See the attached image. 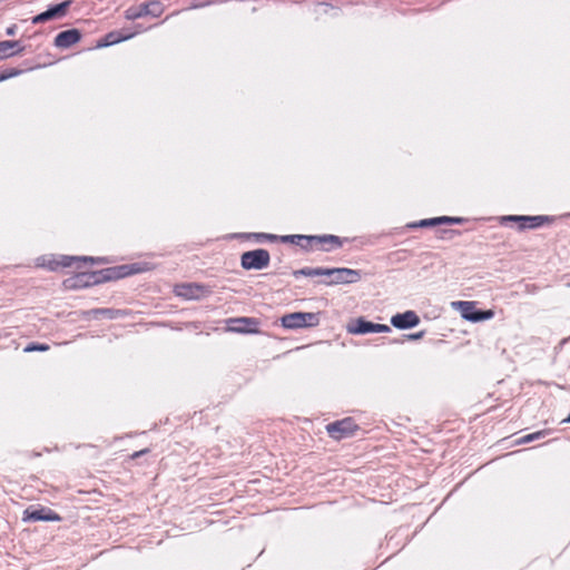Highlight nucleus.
Listing matches in <instances>:
<instances>
[{"instance_id":"nucleus-1","label":"nucleus","mask_w":570,"mask_h":570,"mask_svg":"<svg viewBox=\"0 0 570 570\" xmlns=\"http://www.w3.org/2000/svg\"><path fill=\"white\" fill-rule=\"evenodd\" d=\"M294 277L298 276H325L326 278L321 281L326 286L334 285H347L354 284L361 281L362 275L357 269L347 267H304L293 272Z\"/></svg>"},{"instance_id":"nucleus-2","label":"nucleus","mask_w":570,"mask_h":570,"mask_svg":"<svg viewBox=\"0 0 570 570\" xmlns=\"http://www.w3.org/2000/svg\"><path fill=\"white\" fill-rule=\"evenodd\" d=\"M285 328L297 330L304 327H314L320 324V314L312 312H295L284 315L281 318Z\"/></svg>"},{"instance_id":"nucleus-3","label":"nucleus","mask_w":570,"mask_h":570,"mask_svg":"<svg viewBox=\"0 0 570 570\" xmlns=\"http://www.w3.org/2000/svg\"><path fill=\"white\" fill-rule=\"evenodd\" d=\"M271 256L268 250L258 248L242 254L240 265L244 269H263L269 265Z\"/></svg>"},{"instance_id":"nucleus-4","label":"nucleus","mask_w":570,"mask_h":570,"mask_svg":"<svg viewBox=\"0 0 570 570\" xmlns=\"http://www.w3.org/2000/svg\"><path fill=\"white\" fill-rule=\"evenodd\" d=\"M357 425L351 417L343 419L326 425V431L334 440H342L352 436Z\"/></svg>"},{"instance_id":"nucleus-5","label":"nucleus","mask_w":570,"mask_h":570,"mask_svg":"<svg viewBox=\"0 0 570 570\" xmlns=\"http://www.w3.org/2000/svg\"><path fill=\"white\" fill-rule=\"evenodd\" d=\"M164 11L163 4L159 1H150L141 3L138 7L129 8L126 11V18L136 20L145 16L159 17Z\"/></svg>"},{"instance_id":"nucleus-6","label":"nucleus","mask_w":570,"mask_h":570,"mask_svg":"<svg viewBox=\"0 0 570 570\" xmlns=\"http://www.w3.org/2000/svg\"><path fill=\"white\" fill-rule=\"evenodd\" d=\"M71 4L72 0H66L61 3L51 6L46 11L35 16L31 21L33 24H38L52 19H60L67 14Z\"/></svg>"},{"instance_id":"nucleus-7","label":"nucleus","mask_w":570,"mask_h":570,"mask_svg":"<svg viewBox=\"0 0 570 570\" xmlns=\"http://www.w3.org/2000/svg\"><path fill=\"white\" fill-rule=\"evenodd\" d=\"M175 293L186 299H200L212 293L210 288L200 284H181L177 285Z\"/></svg>"},{"instance_id":"nucleus-8","label":"nucleus","mask_w":570,"mask_h":570,"mask_svg":"<svg viewBox=\"0 0 570 570\" xmlns=\"http://www.w3.org/2000/svg\"><path fill=\"white\" fill-rule=\"evenodd\" d=\"M503 220L509 222H518L519 229L523 230L525 228H538L542 226L544 223L551 222L549 216L538 215V216H505Z\"/></svg>"},{"instance_id":"nucleus-9","label":"nucleus","mask_w":570,"mask_h":570,"mask_svg":"<svg viewBox=\"0 0 570 570\" xmlns=\"http://www.w3.org/2000/svg\"><path fill=\"white\" fill-rule=\"evenodd\" d=\"M420 323V317L414 311L395 314L391 317V324L399 330L415 327Z\"/></svg>"},{"instance_id":"nucleus-10","label":"nucleus","mask_w":570,"mask_h":570,"mask_svg":"<svg viewBox=\"0 0 570 570\" xmlns=\"http://www.w3.org/2000/svg\"><path fill=\"white\" fill-rule=\"evenodd\" d=\"M23 521H60L59 514L48 508H41L37 510L27 509L23 512Z\"/></svg>"},{"instance_id":"nucleus-11","label":"nucleus","mask_w":570,"mask_h":570,"mask_svg":"<svg viewBox=\"0 0 570 570\" xmlns=\"http://www.w3.org/2000/svg\"><path fill=\"white\" fill-rule=\"evenodd\" d=\"M144 269L141 267L138 266V264H132V265H127V266H121L119 268V272H116L115 269H106L104 272L100 273V276L101 277H97L95 279V283H98V282H101V281H110V279H114V278H119V277H124V276H127V275H130V274H135V273H139V272H142Z\"/></svg>"},{"instance_id":"nucleus-12","label":"nucleus","mask_w":570,"mask_h":570,"mask_svg":"<svg viewBox=\"0 0 570 570\" xmlns=\"http://www.w3.org/2000/svg\"><path fill=\"white\" fill-rule=\"evenodd\" d=\"M81 39V33L78 29H69L59 32L55 38V46L57 48H69L75 43L79 42Z\"/></svg>"},{"instance_id":"nucleus-13","label":"nucleus","mask_w":570,"mask_h":570,"mask_svg":"<svg viewBox=\"0 0 570 570\" xmlns=\"http://www.w3.org/2000/svg\"><path fill=\"white\" fill-rule=\"evenodd\" d=\"M230 330L238 333H257L258 321L252 317H237L229 321Z\"/></svg>"},{"instance_id":"nucleus-14","label":"nucleus","mask_w":570,"mask_h":570,"mask_svg":"<svg viewBox=\"0 0 570 570\" xmlns=\"http://www.w3.org/2000/svg\"><path fill=\"white\" fill-rule=\"evenodd\" d=\"M346 331L350 334L363 335L367 333H375V323H372L364 317L353 320L347 324Z\"/></svg>"},{"instance_id":"nucleus-15","label":"nucleus","mask_w":570,"mask_h":570,"mask_svg":"<svg viewBox=\"0 0 570 570\" xmlns=\"http://www.w3.org/2000/svg\"><path fill=\"white\" fill-rule=\"evenodd\" d=\"M23 50L19 41H0V59L9 58Z\"/></svg>"},{"instance_id":"nucleus-16","label":"nucleus","mask_w":570,"mask_h":570,"mask_svg":"<svg viewBox=\"0 0 570 570\" xmlns=\"http://www.w3.org/2000/svg\"><path fill=\"white\" fill-rule=\"evenodd\" d=\"M308 243H316V244H320V245H325V244H330L334 247H341L342 246V240L338 236H335V235H315V236H311L308 238Z\"/></svg>"},{"instance_id":"nucleus-17","label":"nucleus","mask_w":570,"mask_h":570,"mask_svg":"<svg viewBox=\"0 0 570 570\" xmlns=\"http://www.w3.org/2000/svg\"><path fill=\"white\" fill-rule=\"evenodd\" d=\"M309 237L311 236H307V235H286V236H282L281 240L283 243L296 244V245L307 249L308 246L311 245V243H308Z\"/></svg>"},{"instance_id":"nucleus-18","label":"nucleus","mask_w":570,"mask_h":570,"mask_svg":"<svg viewBox=\"0 0 570 570\" xmlns=\"http://www.w3.org/2000/svg\"><path fill=\"white\" fill-rule=\"evenodd\" d=\"M462 314V317L470 321L471 315H478V311L473 302H456L454 303Z\"/></svg>"},{"instance_id":"nucleus-19","label":"nucleus","mask_w":570,"mask_h":570,"mask_svg":"<svg viewBox=\"0 0 570 570\" xmlns=\"http://www.w3.org/2000/svg\"><path fill=\"white\" fill-rule=\"evenodd\" d=\"M91 313L96 317L101 315V316L112 320V318H116L120 314V311L112 309V308H97V309H92Z\"/></svg>"},{"instance_id":"nucleus-20","label":"nucleus","mask_w":570,"mask_h":570,"mask_svg":"<svg viewBox=\"0 0 570 570\" xmlns=\"http://www.w3.org/2000/svg\"><path fill=\"white\" fill-rule=\"evenodd\" d=\"M548 434L547 431H538V432H534V433H530V434H527L524 436H522L519 441V443H530V442H533V441H537V440H540L542 438H544L546 435Z\"/></svg>"},{"instance_id":"nucleus-21","label":"nucleus","mask_w":570,"mask_h":570,"mask_svg":"<svg viewBox=\"0 0 570 570\" xmlns=\"http://www.w3.org/2000/svg\"><path fill=\"white\" fill-rule=\"evenodd\" d=\"M73 261L95 262V258L88 257V256H82V257L66 256V257H63L61 265L65 267L71 266V263Z\"/></svg>"},{"instance_id":"nucleus-22","label":"nucleus","mask_w":570,"mask_h":570,"mask_svg":"<svg viewBox=\"0 0 570 570\" xmlns=\"http://www.w3.org/2000/svg\"><path fill=\"white\" fill-rule=\"evenodd\" d=\"M493 316L492 311H478V315H471L470 321L471 322H479L483 320H489Z\"/></svg>"},{"instance_id":"nucleus-23","label":"nucleus","mask_w":570,"mask_h":570,"mask_svg":"<svg viewBox=\"0 0 570 570\" xmlns=\"http://www.w3.org/2000/svg\"><path fill=\"white\" fill-rule=\"evenodd\" d=\"M438 220L440 222V224H461L463 222V218L441 216L438 217Z\"/></svg>"},{"instance_id":"nucleus-24","label":"nucleus","mask_w":570,"mask_h":570,"mask_svg":"<svg viewBox=\"0 0 570 570\" xmlns=\"http://www.w3.org/2000/svg\"><path fill=\"white\" fill-rule=\"evenodd\" d=\"M440 225V222L438 220V217L430 218V219H422L417 224H415V227H428V226H436Z\"/></svg>"},{"instance_id":"nucleus-25","label":"nucleus","mask_w":570,"mask_h":570,"mask_svg":"<svg viewBox=\"0 0 570 570\" xmlns=\"http://www.w3.org/2000/svg\"><path fill=\"white\" fill-rule=\"evenodd\" d=\"M49 350V346L48 345H45V344H30L28 345L24 351L26 352H31V351H48Z\"/></svg>"},{"instance_id":"nucleus-26","label":"nucleus","mask_w":570,"mask_h":570,"mask_svg":"<svg viewBox=\"0 0 570 570\" xmlns=\"http://www.w3.org/2000/svg\"><path fill=\"white\" fill-rule=\"evenodd\" d=\"M119 39L116 37V35L114 32H110L106 35L105 42L101 46H110L117 43Z\"/></svg>"},{"instance_id":"nucleus-27","label":"nucleus","mask_w":570,"mask_h":570,"mask_svg":"<svg viewBox=\"0 0 570 570\" xmlns=\"http://www.w3.org/2000/svg\"><path fill=\"white\" fill-rule=\"evenodd\" d=\"M253 236H254L257 240H263V239H271V240H274V239H276V236H275V235H272V234L256 233V234H253Z\"/></svg>"},{"instance_id":"nucleus-28","label":"nucleus","mask_w":570,"mask_h":570,"mask_svg":"<svg viewBox=\"0 0 570 570\" xmlns=\"http://www.w3.org/2000/svg\"><path fill=\"white\" fill-rule=\"evenodd\" d=\"M389 332H391V327L389 325L375 323V333H389Z\"/></svg>"},{"instance_id":"nucleus-29","label":"nucleus","mask_w":570,"mask_h":570,"mask_svg":"<svg viewBox=\"0 0 570 570\" xmlns=\"http://www.w3.org/2000/svg\"><path fill=\"white\" fill-rule=\"evenodd\" d=\"M424 336V331H421V332H417V333H414V334H410L407 335V337L410 340H420Z\"/></svg>"},{"instance_id":"nucleus-30","label":"nucleus","mask_w":570,"mask_h":570,"mask_svg":"<svg viewBox=\"0 0 570 570\" xmlns=\"http://www.w3.org/2000/svg\"><path fill=\"white\" fill-rule=\"evenodd\" d=\"M16 31H17V26L16 24H12L10 26L9 28H7V36H14L16 35Z\"/></svg>"},{"instance_id":"nucleus-31","label":"nucleus","mask_w":570,"mask_h":570,"mask_svg":"<svg viewBox=\"0 0 570 570\" xmlns=\"http://www.w3.org/2000/svg\"><path fill=\"white\" fill-rule=\"evenodd\" d=\"M144 451L136 452L134 456H139Z\"/></svg>"},{"instance_id":"nucleus-32","label":"nucleus","mask_w":570,"mask_h":570,"mask_svg":"<svg viewBox=\"0 0 570 570\" xmlns=\"http://www.w3.org/2000/svg\"><path fill=\"white\" fill-rule=\"evenodd\" d=\"M3 79H6V76H1V77H0V80H3Z\"/></svg>"},{"instance_id":"nucleus-33","label":"nucleus","mask_w":570,"mask_h":570,"mask_svg":"<svg viewBox=\"0 0 570 570\" xmlns=\"http://www.w3.org/2000/svg\"><path fill=\"white\" fill-rule=\"evenodd\" d=\"M569 286H570V283H569Z\"/></svg>"}]
</instances>
